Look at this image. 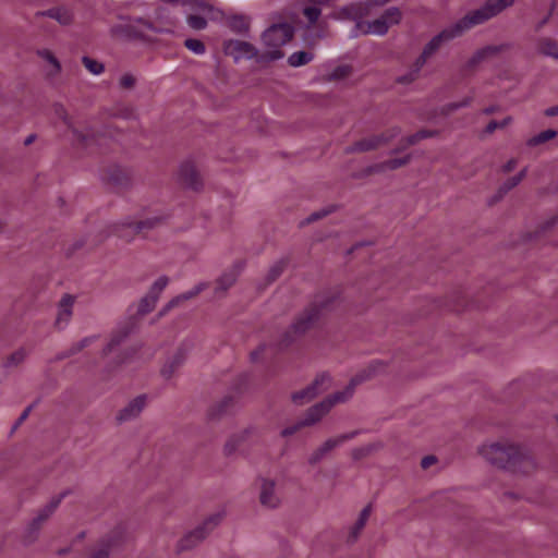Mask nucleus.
Masks as SVG:
<instances>
[{"label": "nucleus", "instance_id": "nucleus-1", "mask_svg": "<svg viewBox=\"0 0 558 558\" xmlns=\"http://www.w3.org/2000/svg\"><path fill=\"white\" fill-rule=\"evenodd\" d=\"M514 2L515 0H486L481 8L470 11L454 24L442 29L425 45L421 56L414 63V69L409 75L400 77L399 82L410 83L414 81L423 65L426 63L427 59L435 54L444 44L461 36L470 28L481 25L486 21L497 16L504 10L512 7Z\"/></svg>", "mask_w": 558, "mask_h": 558}, {"label": "nucleus", "instance_id": "nucleus-2", "mask_svg": "<svg viewBox=\"0 0 558 558\" xmlns=\"http://www.w3.org/2000/svg\"><path fill=\"white\" fill-rule=\"evenodd\" d=\"M379 365V363H372L368 367L369 373L367 375H357L351 379L350 384L343 390L337 391L324 399L322 402L311 407L307 410L304 418L301 421V425H314L315 423L319 422L336 404L348 401L353 396L355 386L371 377L372 374H375L376 367Z\"/></svg>", "mask_w": 558, "mask_h": 558}, {"label": "nucleus", "instance_id": "nucleus-3", "mask_svg": "<svg viewBox=\"0 0 558 558\" xmlns=\"http://www.w3.org/2000/svg\"><path fill=\"white\" fill-rule=\"evenodd\" d=\"M478 452L492 465L505 470L515 471L519 464L527 461L520 448L512 444L493 442L483 445Z\"/></svg>", "mask_w": 558, "mask_h": 558}, {"label": "nucleus", "instance_id": "nucleus-4", "mask_svg": "<svg viewBox=\"0 0 558 558\" xmlns=\"http://www.w3.org/2000/svg\"><path fill=\"white\" fill-rule=\"evenodd\" d=\"M294 34V28L288 23L274 24L263 34V41L268 48L258 57V61H274L283 58L281 47L288 44Z\"/></svg>", "mask_w": 558, "mask_h": 558}, {"label": "nucleus", "instance_id": "nucleus-5", "mask_svg": "<svg viewBox=\"0 0 558 558\" xmlns=\"http://www.w3.org/2000/svg\"><path fill=\"white\" fill-rule=\"evenodd\" d=\"M222 520L221 513H214L209 515L201 525L195 530L186 533L177 544L179 553L190 550L197 546L209 533L219 525Z\"/></svg>", "mask_w": 558, "mask_h": 558}, {"label": "nucleus", "instance_id": "nucleus-6", "mask_svg": "<svg viewBox=\"0 0 558 558\" xmlns=\"http://www.w3.org/2000/svg\"><path fill=\"white\" fill-rule=\"evenodd\" d=\"M318 310L316 307L306 310L302 313L290 326V329L284 333L282 339L279 341L278 345L287 347L289 345L295 337L303 335L306 330H308L312 325L318 318Z\"/></svg>", "mask_w": 558, "mask_h": 558}, {"label": "nucleus", "instance_id": "nucleus-7", "mask_svg": "<svg viewBox=\"0 0 558 558\" xmlns=\"http://www.w3.org/2000/svg\"><path fill=\"white\" fill-rule=\"evenodd\" d=\"M400 134V130L398 128L389 129L380 134H374L367 137H364L357 142H355L352 146H350L347 151L349 153H364L377 149L378 147L389 143L391 140L397 137Z\"/></svg>", "mask_w": 558, "mask_h": 558}, {"label": "nucleus", "instance_id": "nucleus-8", "mask_svg": "<svg viewBox=\"0 0 558 558\" xmlns=\"http://www.w3.org/2000/svg\"><path fill=\"white\" fill-rule=\"evenodd\" d=\"M401 20V12L398 8L391 7L387 9L384 14L368 22L366 25V29L363 31L365 34H373L377 36L385 35L391 25L398 24Z\"/></svg>", "mask_w": 558, "mask_h": 558}, {"label": "nucleus", "instance_id": "nucleus-9", "mask_svg": "<svg viewBox=\"0 0 558 558\" xmlns=\"http://www.w3.org/2000/svg\"><path fill=\"white\" fill-rule=\"evenodd\" d=\"M330 386V378L326 374H322L316 377L313 384L307 386L306 388L294 392L292 395V401L295 404L302 405L306 402H310L313 398L318 396L319 393L327 390Z\"/></svg>", "mask_w": 558, "mask_h": 558}, {"label": "nucleus", "instance_id": "nucleus-10", "mask_svg": "<svg viewBox=\"0 0 558 558\" xmlns=\"http://www.w3.org/2000/svg\"><path fill=\"white\" fill-rule=\"evenodd\" d=\"M356 435V432L347 433L337 437L328 438L318 448H316L308 457V463L312 465L317 464L322 461L331 450L341 446L345 441L352 439Z\"/></svg>", "mask_w": 558, "mask_h": 558}, {"label": "nucleus", "instance_id": "nucleus-11", "mask_svg": "<svg viewBox=\"0 0 558 558\" xmlns=\"http://www.w3.org/2000/svg\"><path fill=\"white\" fill-rule=\"evenodd\" d=\"M68 495V492H63L58 496L51 498V500L41 508L37 515L33 519L32 523L28 526L29 541H32L37 534L41 523L46 521L58 508L62 499Z\"/></svg>", "mask_w": 558, "mask_h": 558}, {"label": "nucleus", "instance_id": "nucleus-12", "mask_svg": "<svg viewBox=\"0 0 558 558\" xmlns=\"http://www.w3.org/2000/svg\"><path fill=\"white\" fill-rule=\"evenodd\" d=\"M225 51L235 61L241 59H253L258 54L257 49L252 44L234 39L228 40L225 44Z\"/></svg>", "mask_w": 558, "mask_h": 558}, {"label": "nucleus", "instance_id": "nucleus-13", "mask_svg": "<svg viewBox=\"0 0 558 558\" xmlns=\"http://www.w3.org/2000/svg\"><path fill=\"white\" fill-rule=\"evenodd\" d=\"M259 501L264 507L270 509L277 508L280 505L281 498L274 480H260Z\"/></svg>", "mask_w": 558, "mask_h": 558}, {"label": "nucleus", "instance_id": "nucleus-14", "mask_svg": "<svg viewBox=\"0 0 558 558\" xmlns=\"http://www.w3.org/2000/svg\"><path fill=\"white\" fill-rule=\"evenodd\" d=\"M74 298L65 294L59 302L56 325L58 328L63 329L70 322L73 314Z\"/></svg>", "mask_w": 558, "mask_h": 558}, {"label": "nucleus", "instance_id": "nucleus-15", "mask_svg": "<svg viewBox=\"0 0 558 558\" xmlns=\"http://www.w3.org/2000/svg\"><path fill=\"white\" fill-rule=\"evenodd\" d=\"M146 404V397L145 396H138L134 398L132 401L128 403L119 413L117 416V420L119 422H128L135 417H137Z\"/></svg>", "mask_w": 558, "mask_h": 558}, {"label": "nucleus", "instance_id": "nucleus-16", "mask_svg": "<svg viewBox=\"0 0 558 558\" xmlns=\"http://www.w3.org/2000/svg\"><path fill=\"white\" fill-rule=\"evenodd\" d=\"M157 220H144L138 222L128 221L120 225L118 235L128 241L146 228H153Z\"/></svg>", "mask_w": 558, "mask_h": 558}, {"label": "nucleus", "instance_id": "nucleus-17", "mask_svg": "<svg viewBox=\"0 0 558 558\" xmlns=\"http://www.w3.org/2000/svg\"><path fill=\"white\" fill-rule=\"evenodd\" d=\"M181 182L190 189L198 190L202 186V180L195 167L191 162H184L179 171Z\"/></svg>", "mask_w": 558, "mask_h": 558}, {"label": "nucleus", "instance_id": "nucleus-18", "mask_svg": "<svg viewBox=\"0 0 558 558\" xmlns=\"http://www.w3.org/2000/svg\"><path fill=\"white\" fill-rule=\"evenodd\" d=\"M130 329L126 326L120 327L116 331L112 332L108 343L105 345V348L101 351L102 357H108L111 354H114L118 352L121 343L125 340V338L129 336Z\"/></svg>", "mask_w": 558, "mask_h": 558}, {"label": "nucleus", "instance_id": "nucleus-19", "mask_svg": "<svg viewBox=\"0 0 558 558\" xmlns=\"http://www.w3.org/2000/svg\"><path fill=\"white\" fill-rule=\"evenodd\" d=\"M411 160V155H407L402 158H393L384 162H379L371 166L367 171L369 173H381L387 170H396L400 167L405 166Z\"/></svg>", "mask_w": 558, "mask_h": 558}, {"label": "nucleus", "instance_id": "nucleus-20", "mask_svg": "<svg viewBox=\"0 0 558 558\" xmlns=\"http://www.w3.org/2000/svg\"><path fill=\"white\" fill-rule=\"evenodd\" d=\"M185 360V353L178 351L172 357H170L161 368V375L169 379L175 373V371L183 364Z\"/></svg>", "mask_w": 558, "mask_h": 558}, {"label": "nucleus", "instance_id": "nucleus-21", "mask_svg": "<svg viewBox=\"0 0 558 558\" xmlns=\"http://www.w3.org/2000/svg\"><path fill=\"white\" fill-rule=\"evenodd\" d=\"M37 54L49 64L48 75L56 76L61 71V64L54 54L48 49L37 51Z\"/></svg>", "mask_w": 558, "mask_h": 558}, {"label": "nucleus", "instance_id": "nucleus-22", "mask_svg": "<svg viewBox=\"0 0 558 558\" xmlns=\"http://www.w3.org/2000/svg\"><path fill=\"white\" fill-rule=\"evenodd\" d=\"M501 49H502V46H487V47H484V48L477 50L471 57V59L468 61V66L472 68V66L476 65L477 63H480L481 61L486 59L488 56L498 53L499 51H501Z\"/></svg>", "mask_w": 558, "mask_h": 558}, {"label": "nucleus", "instance_id": "nucleus-23", "mask_svg": "<svg viewBox=\"0 0 558 558\" xmlns=\"http://www.w3.org/2000/svg\"><path fill=\"white\" fill-rule=\"evenodd\" d=\"M501 49H502V46H487V47H484V48L477 50L471 57V59L468 61V66L472 68V66L476 65L477 63H480L481 61L486 59L488 56L498 53L499 51H501Z\"/></svg>", "mask_w": 558, "mask_h": 558}, {"label": "nucleus", "instance_id": "nucleus-24", "mask_svg": "<svg viewBox=\"0 0 558 558\" xmlns=\"http://www.w3.org/2000/svg\"><path fill=\"white\" fill-rule=\"evenodd\" d=\"M204 289H205V284L204 283H199V284L195 286L192 290L175 296L174 299H172L167 304V306L163 308V311L160 314L161 315L165 314L167 311H169L173 306H177L182 301H186V300H190V299L194 298L195 295H197Z\"/></svg>", "mask_w": 558, "mask_h": 558}, {"label": "nucleus", "instance_id": "nucleus-25", "mask_svg": "<svg viewBox=\"0 0 558 558\" xmlns=\"http://www.w3.org/2000/svg\"><path fill=\"white\" fill-rule=\"evenodd\" d=\"M538 51L546 57L558 60V43L550 38H541L538 40Z\"/></svg>", "mask_w": 558, "mask_h": 558}, {"label": "nucleus", "instance_id": "nucleus-26", "mask_svg": "<svg viewBox=\"0 0 558 558\" xmlns=\"http://www.w3.org/2000/svg\"><path fill=\"white\" fill-rule=\"evenodd\" d=\"M238 274L235 271H228L222 274L216 283L215 292L220 294L226 292L236 281Z\"/></svg>", "mask_w": 558, "mask_h": 558}, {"label": "nucleus", "instance_id": "nucleus-27", "mask_svg": "<svg viewBox=\"0 0 558 558\" xmlns=\"http://www.w3.org/2000/svg\"><path fill=\"white\" fill-rule=\"evenodd\" d=\"M40 15H46L57 20L61 25H69L73 20V15L65 9H50L46 12H41Z\"/></svg>", "mask_w": 558, "mask_h": 558}, {"label": "nucleus", "instance_id": "nucleus-28", "mask_svg": "<svg viewBox=\"0 0 558 558\" xmlns=\"http://www.w3.org/2000/svg\"><path fill=\"white\" fill-rule=\"evenodd\" d=\"M313 58V53L308 51H296L289 57L288 63L293 68H298L310 63Z\"/></svg>", "mask_w": 558, "mask_h": 558}, {"label": "nucleus", "instance_id": "nucleus-29", "mask_svg": "<svg viewBox=\"0 0 558 558\" xmlns=\"http://www.w3.org/2000/svg\"><path fill=\"white\" fill-rule=\"evenodd\" d=\"M157 301L158 298L148 292L145 296L141 299L138 303L137 313L141 315L150 313L155 308Z\"/></svg>", "mask_w": 558, "mask_h": 558}, {"label": "nucleus", "instance_id": "nucleus-30", "mask_svg": "<svg viewBox=\"0 0 558 558\" xmlns=\"http://www.w3.org/2000/svg\"><path fill=\"white\" fill-rule=\"evenodd\" d=\"M27 356L25 349H19L10 354L3 363L5 368L16 367L22 364Z\"/></svg>", "mask_w": 558, "mask_h": 558}, {"label": "nucleus", "instance_id": "nucleus-31", "mask_svg": "<svg viewBox=\"0 0 558 558\" xmlns=\"http://www.w3.org/2000/svg\"><path fill=\"white\" fill-rule=\"evenodd\" d=\"M525 174H526V169H523L514 177L508 179L499 189L500 196H502L504 194H506L510 190H512L514 186H517L523 180Z\"/></svg>", "mask_w": 558, "mask_h": 558}, {"label": "nucleus", "instance_id": "nucleus-32", "mask_svg": "<svg viewBox=\"0 0 558 558\" xmlns=\"http://www.w3.org/2000/svg\"><path fill=\"white\" fill-rule=\"evenodd\" d=\"M97 339H98V336H88V337L83 338L78 342L74 343L64 356H70V355L76 354L77 352L82 351L86 347L90 345Z\"/></svg>", "mask_w": 558, "mask_h": 558}, {"label": "nucleus", "instance_id": "nucleus-33", "mask_svg": "<svg viewBox=\"0 0 558 558\" xmlns=\"http://www.w3.org/2000/svg\"><path fill=\"white\" fill-rule=\"evenodd\" d=\"M54 112H56V114H57L60 119H62V121L66 124V126H68L69 129H71V130L73 131V133H74L78 138H81L82 141H85V137L81 136V135L77 133V131L75 130V128L73 126V123H72V121H71L70 117L68 116V113H66V111H65V109L63 108V106H62V105H56V106H54Z\"/></svg>", "mask_w": 558, "mask_h": 558}, {"label": "nucleus", "instance_id": "nucleus-34", "mask_svg": "<svg viewBox=\"0 0 558 558\" xmlns=\"http://www.w3.org/2000/svg\"><path fill=\"white\" fill-rule=\"evenodd\" d=\"M437 132L435 131H418L415 134H412L403 140L404 146H411L418 143L421 140L435 136Z\"/></svg>", "mask_w": 558, "mask_h": 558}, {"label": "nucleus", "instance_id": "nucleus-35", "mask_svg": "<svg viewBox=\"0 0 558 558\" xmlns=\"http://www.w3.org/2000/svg\"><path fill=\"white\" fill-rule=\"evenodd\" d=\"M82 62L85 65V68L94 75H99L104 72L105 68L104 64L98 62L97 60H94L89 57H83Z\"/></svg>", "mask_w": 558, "mask_h": 558}, {"label": "nucleus", "instance_id": "nucleus-36", "mask_svg": "<svg viewBox=\"0 0 558 558\" xmlns=\"http://www.w3.org/2000/svg\"><path fill=\"white\" fill-rule=\"evenodd\" d=\"M556 131L554 130H546L537 134L536 136L529 140L527 144L530 146H536L538 144L545 143L556 136Z\"/></svg>", "mask_w": 558, "mask_h": 558}, {"label": "nucleus", "instance_id": "nucleus-37", "mask_svg": "<svg viewBox=\"0 0 558 558\" xmlns=\"http://www.w3.org/2000/svg\"><path fill=\"white\" fill-rule=\"evenodd\" d=\"M286 268V262L284 260H278L270 268L267 274V280L269 282H272L277 280L281 274L283 272V269Z\"/></svg>", "mask_w": 558, "mask_h": 558}, {"label": "nucleus", "instance_id": "nucleus-38", "mask_svg": "<svg viewBox=\"0 0 558 558\" xmlns=\"http://www.w3.org/2000/svg\"><path fill=\"white\" fill-rule=\"evenodd\" d=\"M187 24L193 29H204L207 26L206 17L198 14H192L187 17Z\"/></svg>", "mask_w": 558, "mask_h": 558}, {"label": "nucleus", "instance_id": "nucleus-39", "mask_svg": "<svg viewBox=\"0 0 558 558\" xmlns=\"http://www.w3.org/2000/svg\"><path fill=\"white\" fill-rule=\"evenodd\" d=\"M169 279L167 276H160L150 287L149 293L159 299L160 293L167 287Z\"/></svg>", "mask_w": 558, "mask_h": 558}, {"label": "nucleus", "instance_id": "nucleus-40", "mask_svg": "<svg viewBox=\"0 0 558 558\" xmlns=\"http://www.w3.org/2000/svg\"><path fill=\"white\" fill-rule=\"evenodd\" d=\"M185 47L194 52L195 54H203L205 52V45L198 39H186L184 43Z\"/></svg>", "mask_w": 558, "mask_h": 558}, {"label": "nucleus", "instance_id": "nucleus-41", "mask_svg": "<svg viewBox=\"0 0 558 558\" xmlns=\"http://www.w3.org/2000/svg\"><path fill=\"white\" fill-rule=\"evenodd\" d=\"M322 10L316 5L306 7L303 14L306 16L311 24H314L320 16Z\"/></svg>", "mask_w": 558, "mask_h": 558}, {"label": "nucleus", "instance_id": "nucleus-42", "mask_svg": "<svg viewBox=\"0 0 558 558\" xmlns=\"http://www.w3.org/2000/svg\"><path fill=\"white\" fill-rule=\"evenodd\" d=\"M511 117H507L505 118L502 121L498 122V121H490L487 125H486V129H485V132L490 134L493 133L494 131H496L497 129H502L505 126H507L510 122H511Z\"/></svg>", "mask_w": 558, "mask_h": 558}, {"label": "nucleus", "instance_id": "nucleus-43", "mask_svg": "<svg viewBox=\"0 0 558 558\" xmlns=\"http://www.w3.org/2000/svg\"><path fill=\"white\" fill-rule=\"evenodd\" d=\"M242 437L233 436L225 445V451L227 454H232L236 451L240 440Z\"/></svg>", "mask_w": 558, "mask_h": 558}, {"label": "nucleus", "instance_id": "nucleus-44", "mask_svg": "<svg viewBox=\"0 0 558 558\" xmlns=\"http://www.w3.org/2000/svg\"><path fill=\"white\" fill-rule=\"evenodd\" d=\"M351 69L350 66L348 65H341V66H338L336 68L331 74H330V78L332 80H340V78H343L345 76L349 75Z\"/></svg>", "mask_w": 558, "mask_h": 558}, {"label": "nucleus", "instance_id": "nucleus-45", "mask_svg": "<svg viewBox=\"0 0 558 558\" xmlns=\"http://www.w3.org/2000/svg\"><path fill=\"white\" fill-rule=\"evenodd\" d=\"M231 26L238 32L247 31V24L243 17H233L231 21Z\"/></svg>", "mask_w": 558, "mask_h": 558}, {"label": "nucleus", "instance_id": "nucleus-46", "mask_svg": "<svg viewBox=\"0 0 558 558\" xmlns=\"http://www.w3.org/2000/svg\"><path fill=\"white\" fill-rule=\"evenodd\" d=\"M109 545L101 544L100 547L93 554L92 558H108L109 557Z\"/></svg>", "mask_w": 558, "mask_h": 558}, {"label": "nucleus", "instance_id": "nucleus-47", "mask_svg": "<svg viewBox=\"0 0 558 558\" xmlns=\"http://www.w3.org/2000/svg\"><path fill=\"white\" fill-rule=\"evenodd\" d=\"M471 100H472L471 97H465L462 101L451 102V104L448 105V110L449 111H454V110H458L460 108L466 107V106H469L471 104Z\"/></svg>", "mask_w": 558, "mask_h": 558}, {"label": "nucleus", "instance_id": "nucleus-48", "mask_svg": "<svg viewBox=\"0 0 558 558\" xmlns=\"http://www.w3.org/2000/svg\"><path fill=\"white\" fill-rule=\"evenodd\" d=\"M135 84V78L131 74H124L120 78V85L125 88H131Z\"/></svg>", "mask_w": 558, "mask_h": 558}, {"label": "nucleus", "instance_id": "nucleus-49", "mask_svg": "<svg viewBox=\"0 0 558 558\" xmlns=\"http://www.w3.org/2000/svg\"><path fill=\"white\" fill-rule=\"evenodd\" d=\"M34 408V404L28 405L20 415L19 420L16 421L15 425L13 426V429L17 428L29 415Z\"/></svg>", "mask_w": 558, "mask_h": 558}, {"label": "nucleus", "instance_id": "nucleus-50", "mask_svg": "<svg viewBox=\"0 0 558 558\" xmlns=\"http://www.w3.org/2000/svg\"><path fill=\"white\" fill-rule=\"evenodd\" d=\"M304 426H305V425H301V421H300L298 424H295V425H293V426H291V427H287V428L282 429V430H281V435H282L283 437L291 436V435H293L296 430H299L301 427H304Z\"/></svg>", "mask_w": 558, "mask_h": 558}, {"label": "nucleus", "instance_id": "nucleus-51", "mask_svg": "<svg viewBox=\"0 0 558 558\" xmlns=\"http://www.w3.org/2000/svg\"><path fill=\"white\" fill-rule=\"evenodd\" d=\"M436 462H437L436 457H434V456H426V457H424L421 460V466H422V469L426 470L429 466H432L433 464H435Z\"/></svg>", "mask_w": 558, "mask_h": 558}, {"label": "nucleus", "instance_id": "nucleus-52", "mask_svg": "<svg viewBox=\"0 0 558 558\" xmlns=\"http://www.w3.org/2000/svg\"><path fill=\"white\" fill-rule=\"evenodd\" d=\"M365 526V523L359 520H356V522L354 523V525L352 526V530H351V535H352V538L355 539L359 534L361 533V531L364 529Z\"/></svg>", "mask_w": 558, "mask_h": 558}, {"label": "nucleus", "instance_id": "nucleus-53", "mask_svg": "<svg viewBox=\"0 0 558 558\" xmlns=\"http://www.w3.org/2000/svg\"><path fill=\"white\" fill-rule=\"evenodd\" d=\"M330 213V210H319V211H315L307 219L306 221L307 222H312V221H316L325 216H327L328 214Z\"/></svg>", "mask_w": 558, "mask_h": 558}, {"label": "nucleus", "instance_id": "nucleus-54", "mask_svg": "<svg viewBox=\"0 0 558 558\" xmlns=\"http://www.w3.org/2000/svg\"><path fill=\"white\" fill-rule=\"evenodd\" d=\"M369 514H371V506H366L365 508L362 509V511L360 512V515H359V521L364 522L366 524L368 518H369Z\"/></svg>", "mask_w": 558, "mask_h": 558}, {"label": "nucleus", "instance_id": "nucleus-55", "mask_svg": "<svg viewBox=\"0 0 558 558\" xmlns=\"http://www.w3.org/2000/svg\"><path fill=\"white\" fill-rule=\"evenodd\" d=\"M517 166V161L514 159H510L507 163L504 165L502 170L504 172H510L513 170Z\"/></svg>", "mask_w": 558, "mask_h": 558}, {"label": "nucleus", "instance_id": "nucleus-56", "mask_svg": "<svg viewBox=\"0 0 558 558\" xmlns=\"http://www.w3.org/2000/svg\"><path fill=\"white\" fill-rule=\"evenodd\" d=\"M265 349H266V345H260L256 351L251 353V359L253 361H257L259 359V354L262 352H264Z\"/></svg>", "mask_w": 558, "mask_h": 558}, {"label": "nucleus", "instance_id": "nucleus-57", "mask_svg": "<svg viewBox=\"0 0 558 558\" xmlns=\"http://www.w3.org/2000/svg\"><path fill=\"white\" fill-rule=\"evenodd\" d=\"M549 16H550V13H549L547 16H545L542 21H539V22L537 23V25H536V31H537V32H538V31H541V29H542V27H543V26L548 22Z\"/></svg>", "mask_w": 558, "mask_h": 558}, {"label": "nucleus", "instance_id": "nucleus-58", "mask_svg": "<svg viewBox=\"0 0 558 558\" xmlns=\"http://www.w3.org/2000/svg\"><path fill=\"white\" fill-rule=\"evenodd\" d=\"M198 7H199L202 13H204V14H207L211 11V8L203 2L199 3Z\"/></svg>", "mask_w": 558, "mask_h": 558}, {"label": "nucleus", "instance_id": "nucleus-59", "mask_svg": "<svg viewBox=\"0 0 558 558\" xmlns=\"http://www.w3.org/2000/svg\"><path fill=\"white\" fill-rule=\"evenodd\" d=\"M558 114V107H550L546 110V116L553 117Z\"/></svg>", "mask_w": 558, "mask_h": 558}, {"label": "nucleus", "instance_id": "nucleus-60", "mask_svg": "<svg viewBox=\"0 0 558 558\" xmlns=\"http://www.w3.org/2000/svg\"><path fill=\"white\" fill-rule=\"evenodd\" d=\"M34 140H35V135L31 134L29 136L26 137L24 144L25 145H29V144H32L34 142Z\"/></svg>", "mask_w": 558, "mask_h": 558}, {"label": "nucleus", "instance_id": "nucleus-61", "mask_svg": "<svg viewBox=\"0 0 558 558\" xmlns=\"http://www.w3.org/2000/svg\"><path fill=\"white\" fill-rule=\"evenodd\" d=\"M495 111H496V108H495V107H487V108H485V109H484V111H483V112H484L485 114H492V113H494Z\"/></svg>", "mask_w": 558, "mask_h": 558}, {"label": "nucleus", "instance_id": "nucleus-62", "mask_svg": "<svg viewBox=\"0 0 558 558\" xmlns=\"http://www.w3.org/2000/svg\"><path fill=\"white\" fill-rule=\"evenodd\" d=\"M389 0H372V2L375 3V4H385Z\"/></svg>", "mask_w": 558, "mask_h": 558}, {"label": "nucleus", "instance_id": "nucleus-63", "mask_svg": "<svg viewBox=\"0 0 558 558\" xmlns=\"http://www.w3.org/2000/svg\"><path fill=\"white\" fill-rule=\"evenodd\" d=\"M114 362H116V364H121V363H123V362H124V359H123V357H121L120 355H117V356H116V361H114Z\"/></svg>", "mask_w": 558, "mask_h": 558}]
</instances>
